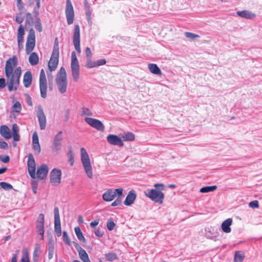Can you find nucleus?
I'll return each instance as SVG.
<instances>
[{
  "instance_id": "obj_1",
  "label": "nucleus",
  "mask_w": 262,
  "mask_h": 262,
  "mask_svg": "<svg viewBox=\"0 0 262 262\" xmlns=\"http://www.w3.org/2000/svg\"><path fill=\"white\" fill-rule=\"evenodd\" d=\"M16 61L15 56L7 60L5 66V74L7 85L9 91L13 90V85L16 81Z\"/></svg>"
},
{
  "instance_id": "obj_2",
  "label": "nucleus",
  "mask_w": 262,
  "mask_h": 262,
  "mask_svg": "<svg viewBox=\"0 0 262 262\" xmlns=\"http://www.w3.org/2000/svg\"><path fill=\"white\" fill-rule=\"evenodd\" d=\"M154 187L156 189L147 190L144 192L145 194L155 202L162 204L163 202L164 194L158 189L163 190L164 186L163 184H155Z\"/></svg>"
},
{
  "instance_id": "obj_3",
  "label": "nucleus",
  "mask_w": 262,
  "mask_h": 262,
  "mask_svg": "<svg viewBox=\"0 0 262 262\" xmlns=\"http://www.w3.org/2000/svg\"><path fill=\"white\" fill-rule=\"evenodd\" d=\"M28 169L29 173L32 178L31 186L33 192L36 194L38 187V181L36 180V166L34 157L32 154H29L28 160Z\"/></svg>"
},
{
  "instance_id": "obj_4",
  "label": "nucleus",
  "mask_w": 262,
  "mask_h": 262,
  "mask_svg": "<svg viewBox=\"0 0 262 262\" xmlns=\"http://www.w3.org/2000/svg\"><path fill=\"white\" fill-rule=\"evenodd\" d=\"M56 84L59 92L63 94L66 92L68 85L67 77L66 70L61 67L58 73L56 79Z\"/></svg>"
},
{
  "instance_id": "obj_5",
  "label": "nucleus",
  "mask_w": 262,
  "mask_h": 262,
  "mask_svg": "<svg viewBox=\"0 0 262 262\" xmlns=\"http://www.w3.org/2000/svg\"><path fill=\"white\" fill-rule=\"evenodd\" d=\"M80 154L81 162L85 173L88 178L92 179L93 176L92 167L88 154L85 149L83 147L81 148Z\"/></svg>"
},
{
  "instance_id": "obj_6",
  "label": "nucleus",
  "mask_w": 262,
  "mask_h": 262,
  "mask_svg": "<svg viewBox=\"0 0 262 262\" xmlns=\"http://www.w3.org/2000/svg\"><path fill=\"white\" fill-rule=\"evenodd\" d=\"M71 68L74 80L77 82L79 76L80 67L76 53L74 51L71 53Z\"/></svg>"
},
{
  "instance_id": "obj_7",
  "label": "nucleus",
  "mask_w": 262,
  "mask_h": 262,
  "mask_svg": "<svg viewBox=\"0 0 262 262\" xmlns=\"http://www.w3.org/2000/svg\"><path fill=\"white\" fill-rule=\"evenodd\" d=\"M123 190L122 188H117L114 190L109 189L103 194L102 199L106 202L112 201L115 197H121L123 194Z\"/></svg>"
},
{
  "instance_id": "obj_8",
  "label": "nucleus",
  "mask_w": 262,
  "mask_h": 262,
  "mask_svg": "<svg viewBox=\"0 0 262 262\" xmlns=\"http://www.w3.org/2000/svg\"><path fill=\"white\" fill-rule=\"evenodd\" d=\"M62 172L60 169L55 168L50 172V182L52 186H57L61 183Z\"/></svg>"
},
{
  "instance_id": "obj_9",
  "label": "nucleus",
  "mask_w": 262,
  "mask_h": 262,
  "mask_svg": "<svg viewBox=\"0 0 262 262\" xmlns=\"http://www.w3.org/2000/svg\"><path fill=\"white\" fill-rule=\"evenodd\" d=\"M39 89L41 97L45 98L47 97V82L45 72L43 69H41L39 77Z\"/></svg>"
},
{
  "instance_id": "obj_10",
  "label": "nucleus",
  "mask_w": 262,
  "mask_h": 262,
  "mask_svg": "<svg viewBox=\"0 0 262 262\" xmlns=\"http://www.w3.org/2000/svg\"><path fill=\"white\" fill-rule=\"evenodd\" d=\"M65 13L68 24L69 25L72 24L74 22V11L70 0H66Z\"/></svg>"
},
{
  "instance_id": "obj_11",
  "label": "nucleus",
  "mask_w": 262,
  "mask_h": 262,
  "mask_svg": "<svg viewBox=\"0 0 262 262\" xmlns=\"http://www.w3.org/2000/svg\"><path fill=\"white\" fill-rule=\"evenodd\" d=\"M37 117L41 130L45 129L47 124V119L43 112L42 107L39 105L36 111Z\"/></svg>"
},
{
  "instance_id": "obj_12",
  "label": "nucleus",
  "mask_w": 262,
  "mask_h": 262,
  "mask_svg": "<svg viewBox=\"0 0 262 262\" xmlns=\"http://www.w3.org/2000/svg\"><path fill=\"white\" fill-rule=\"evenodd\" d=\"M35 46V36L34 31L30 30L27 37L26 45V51L29 54L34 48Z\"/></svg>"
},
{
  "instance_id": "obj_13",
  "label": "nucleus",
  "mask_w": 262,
  "mask_h": 262,
  "mask_svg": "<svg viewBox=\"0 0 262 262\" xmlns=\"http://www.w3.org/2000/svg\"><path fill=\"white\" fill-rule=\"evenodd\" d=\"M85 122L92 127L97 129L100 132H103L104 130V126L100 120L89 117L84 118Z\"/></svg>"
},
{
  "instance_id": "obj_14",
  "label": "nucleus",
  "mask_w": 262,
  "mask_h": 262,
  "mask_svg": "<svg viewBox=\"0 0 262 262\" xmlns=\"http://www.w3.org/2000/svg\"><path fill=\"white\" fill-rule=\"evenodd\" d=\"M63 141L62 131L59 132L55 136L53 142V151L58 153L60 150Z\"/></svg>"
},
{
  "instance_id": "obj_15",
  "label": "nucleus",
  "mask_w": 262,
  "mask_h": 262,
  "mask_svg": "<svg viewBox=\"0 0 262 262\" xmlns=\"http://www.w3.org/2000/svg\"><path fill=\"white\" fill-rule=\"evenodd\" d=\"M80 27L78 25L75 26L74 31L73 34V44L75 50L78 53H81L80 45Z\"/></svg>"
},
{
  "instance_id": "obj_16",
  "label": "nucleus",
  "mask_w": 262,
  "mask_h": 262,
  "mask_svg": "<svg viewBox=\"0 0 262 262\" xmlns=\"http://www.w3.org/2000/svg\"><path fill=\"white\" fill-rule=\"evenodd\" d=\"M59 62V53H57V50L52 52L50 59L48 62V69L51 71H55Z\"/></svg>"
},
{
  "instance_id": "obj_17",
  "label": "nucleus",
  "mask_w": 262,
  "mask_h": 262,
  "mask_svg": "<svg viewBox=\"0 0 262 262\" xmlns=\"http://www.w3.org/2000/svg\"><path fill=\"white\" fill-rule=\"evenodd\" d=\"M44 223H45V216L43 214L40 213L36 221V228L37 232L38 235H40V239H43L44 234Z\"/></svg>"
},
{
  "instance_id": "obj_18",
  "label": "nucleus",
  "mask_w": 262,
  "mask_h": 262,
  "mask_svg": "<svg viewBox=\"0 0 262 262\" xmlns=\"http://www.w3.org/2000/svg\"><path fill=\"white\" fill-rule=\"evenodd\" d=\"M49 168L47 165L42 164L39 167L36 172V178L40 180H45L48 173Z\"/></svg>"
},
{
  "instance_id": "obj_19",
  "label": "nucleus",
  "mask_w": 262,
  "mask_h": 262,
  "mask_svg": "<svg viewBox=\"0 0 262 262\" xmlns=\"http://www.w3.org/2000/svg\"><path fill=\"white\" fill-rule=\"evenodd\" d=\"M107 142L113 145H117L119 146H123L124 143L121 138L119 137L117 135H109L107 137Z\"/></svg>"
},
{
  "instance_id": "obj_20",
  "label": "nucleus",
  "mask_w": 262,
  "mask_h": 262,
  "mask_svg": "<svg viewBox=\"0 0 262 262\" xmlns=\"http://www.w3.org/2000/svg\"><path fill=\"white\" fill-rule=\"evenodd\" d=\"M217 229L211 226L206 227L205 229V235L207 238L216 241L218 236Z\"/></svg>"
},
{
  "instance_id": "obj_21",
  "label": "nucleus",
  "mask_w": 262,
  "mask_h": 262,
  "mask_svg": "<svg viewBox=\"0 0 262 262\" xmlns=\"http://www.w3.org/2000/svg\"><path fill=\"white\" fill-rule=\"evenodd\" d=\"M33 149L36 154H39L41 151L40 146L39 143L38 136L36 132H34L32 135Z\"/></svg>"
},
{
  "instance_id": "obj_22",
  "label": "nucleus",
  "mask_w": 262,
  "mask_h": 262,
  "mask_svg": "<svg viewBox=\"0 0 262 262\" xmlns=\"http://www.w3.org/2000/svg\"><path fill=\"white\" fill-rule=\"evenodd\" d=\"M232 222L233 220L231 218H228L223 221L221 226L222 231L226 233H230L231 231L230 226H231Z\"/></svg>"
},
{
  "instance_id": "obj_23",
  "label": "nucleus",
  "mask_w": 262,
  "mask_h": 262,
  "mask_svg": "<svg viewBox=\"0 0 262 262\" xmlns=\"http://www.w3.org/2000/svg\"><path fill=\"white\" fill-rule=\"evenodd\" d=\"M0 134L6 139H9L12 137L10 129L5 125H3L0 127Z\"/></svg>"
},
{
  "instance_id": "obj_24",
  "label": "nucleus",
  "mask_w": 262,
  "mask_h": 262,
  "mask_svg": "<svg viewBox=\"0 0 262 262\" xmlns=\"http://www.w3.org/2000/svg\"><path fill=\"white\" fill-rule=\"evenodd\" d=\"M136 199V193L133 191H130L124 201V204L126 206H130L134 203Z\"/></svg>"
},
{
  "instance_id": "obj_25",
  "label": "nucleus",
  "mask_w": 262,
  "mask_h": 262,
  "mask_svg": "<svg viewBox=\"0 0 262 262\" xmlns=\"http://www.w3.org/2000/svg\"><path fill=\"white\" fill-rule=\"evenodd\" d=\"M236 14L239 16L248 19H254L256 17L255 14L248 10L237 11Z\"/></svg>"
},
{
  "instance_id": "obj_26",
  "label": "nucleus",
  "mask_w": 262,
  "mask_h": 262,
  "mask_svg": "<svg viewBox=\"0 0 262 262\" xmlns=\"http://www.w3.org/2000/svg\"><path fill=\"white\" fill-rule=\"evenodd\" d=\"M32 81V75L30 71L26 72L23 77V83L26 88H28Z\"/></svg>"
},
{
  "instance_id": "obj_27",
  "label": "nucleus",
  "mask_w": 262,
  "mask_h": 262,
  "mask_svg": "<svg viewBox=\"0 0 262 262\" xmlns=\"http://www.w3.org/2000/svg\"><path fill=\"white\" fill-rule=\"evenodd\" d=\"M148 68L149 71L154 74H156L158 75H161L162 72L160 68L157 66L156 64L154 63H149L148 65Z\"/></svg>"
},
{
  "instance_id": "obj_28",
  "label": "nucleus",
  "mask_w": 262,
  "mask_h": 262,
  "mask_svg": "<svg viewBox=\"0 0 262 262\" xmlns=\"http://www.w3.org/2000/svg\"><path fill=\"white\" fill-rule=\"evenodd\" d=\"M29 61L32 66L37 64L39 62V57L37 54L35 52L31 53L29 57Z\"/></svg>"
},
{
  "instance_id": "obj_29",
  "label": "nucleus",
  "mask_w": 262,
  "mask_h": 262,
  "mask_svg": "<svg viewBox=\"0 0 262 262\" xmlns=\"http://www.w3.org/2000/svg\"><path fill=\"white\" fill-rule=\"evenodd\" d=\"M121 138L125 141H133L135 140V135L132 133L127 132L123 134Z\"/></svg>"
},
{
  "instance_id": "obj_30",
  "label": "nucleus",
  "mask_w": 262,
  "mask_h": 262,
  "mask_svg": "<svg viewBox=\"0 0 262 262\" xmlns=\"http://www.w3.org/2000/svg\"><path fill=\"white\" fill-rule=\"evenodd\" d=\"M78 254L80 258L83 262H91L85 250H81Z\"/></svg>"
},
{
  "instance_id": "obj_31",
  "label": "nucleus",
  "mask_w": 262,
  "mask_h": 262,
  "mask_svg": "<svg viewBox=\"0 0 262 262\" xmlns=\"http://www.w3.org/2000/svg\"><path fill=\"white\" fill-rule=\"evenodd\" d=\"M245 256L243 253L241 251H236L235 253L234 262H242Z\"/></svg>"
},
{
  "instance_id": "obj_32",
  "label": "nucleus",
  "mask_w": 262,
  "mask_h": 262,
  "mask_svg": "<svg viewBox=\"0 0 262 262\" xmlns=\"http://www.w3.org/2000/svg\"><path fill=\"white\" fill-rule=\"evenodd\" d=\"M54 244L52 240H50L49 242V248H48V258L51 259L53 257L54 254Z\"/></svg>"
},
{
  "instance_id": "obj_33",
  "label": "nucleus",
  "mask_w": 262,
  "mask_h": 262,
  "mask_svg": "<svg viewBox=\"0 0 262 262\" xmlns=\"http://www.w3.org/2000/svg\"><path fill=\"white\" fill-rule=\"evenodd\" d=\"M74 230L78 239L80 241L85 242V238L83 235L80 228L79 227H77L75 228Z\"/></svg>"
},
{
  "instance_id": "obj_34",
  "label": "nucleus",
  "mask_w": 262,
  "mask_h": 262,
  "mask_svg": "<svg viewBox=\"0 0 262 262\" xmlns=\"http://www.w3.org/2000/svg\"><path fill=\"white\" fill-rule=\"evenodd\" d=\"M217 188L216 185L206 186L201 188L200 191L202 193H207L214 191Z\"/></svg>"
},
{
  "instance_id": "obj_35",
  "label": "nucleus",
  "mask_w": 262,
  "mask_h": 262,
  "mask_svg": "<svg viewBox=\"0 0 262 262\" xmlns=\"http://www.w3.org/2000/svg\"><path fill=\"white\" fill-rule=\"evenodd\" d=\"M105 256L106 260L109 261H112L118 259L117 254L114 252L106 253Z\"/></svg>"
},
{
  "instance_id": "obj_36",
  "label": "nucleus",
  "mask_w": 262,
  "mask_h": 262,
  "mask_svg": "<svg viewBox=\"0 0 262 262\" xmlns=\"http://www.w3.org/2000/svg\"><path fill=\"white\" fill-rule=\"evenodd\" d=\"M81 116L85 117H88L89 116H92L93 113L91 111L87 108V107H82L81 110Z\"/></svg>"
},
{
  "instance_id": "obj_37",
  "label": "nucleus",
  "mask_w": 262,
  "mask_h": 262,
  "mask_svg": "<svg viewBox=\"0 0 262 262\" xmlns=\"http://www.w3.org/2000/svg\"><path fill=\"white\" fill-rule=\"evenodd\" d=\"M20 262H30L28 250L26 249H24L22 256Z\"/></svg>"
},
{
  "instance_id": "obj_38",
  "label": "nucleus",
  "mask_w": 262,
  "mask_h": 262,
  "mask_svg": "<svg viewBox=\"0 0 262 262\" xmlns=\"http://www.w3.org/2000/svg\"><path fill=\"white\" fill-rule=\"evenodd\" d=\"M54 229L57 236L59 237L61 235V228L60 222H54Z\"/></svg>"
},
{
  "instance_id": "obj_39",
  "label": "nucleus",
  "mask_w": 262,
  "mask_h": 262,
  "mask_svg": "<svg viewBox=\"0 0 262 262\" xmlns=\"http://www.w3.org/2000/svg\"><path fill=\"white\" fill-rule=\"evenodd\" d=\"M40 253V252L39 250V247L38 245H36L33 252V259L34 261L37 260L38 257L39 256Z\"/></svg>"
},
{
  "instance_id": "obj_40",
  "label": "nucleus",
  "mask_w": 262,
  "mask_h": 262,
  "mask_svg": "<svg viewBox=\"0 0 262 262\" xmlns=\"http://www.w3.org/2000/svg\"><path fill=\"white\" fill-rule=\"evenodd\" d=\"M0 187L5 190H9L13 188L12 186L6 182H0Z\"/></svg>"
},
{
  "instance_id": "obj_41",
  "label": "nucleus",
  "mask_w": 262,
  "mask_h": 262,
  "mask_svg": "<svg viewBox=\"0 0 262 262\" xmlns=\"http://www.w3.org/2000/svg\"><path fill=\"white\" fill-rule=\"evenodd\" d=\"M86 67L90 69L96 67V61H92V58L86 59Z\"/></svg>"
},
{
  "instance_id": "obj_42",
  "label": "nucleus",
  "mask_w": 262,
  "mask_h": 262,
  "mask_svg": "<svg viewBox=\"0 0 262 262\" xmlns=\"http://www.w3.org/2000/svg\"><path fill=\"white\" fill-rule=\"evenodd\" d=\"M12 137L13 138V145L16 146V124H14L12 126Z\"/></svg>"
},
{
  "instance_id": "obj_43",
  "label": "nucleus",
  "mask_w": 262,
  "mask_h": 262,
  "mask_svg": "<svg viewBox=\"0 0 262 262\" xmlns=\"http://www.w3.org/2000/svg\"><path fill=\"white\" fill-rule=\"evenodd\" d=\"M115 223L111 219L107 220L106 223L107 228L109 231H112L115 227Z\"/></svg>"
},
{
  "instance_id": "obj_44",
  "label": "nucleus",
  "mask_w": 262,
  "mask_h": 262,
  "mask_svg": "<svg viewBox=\"0 0 262 262\" xmlns=\"http://www.w3.org/2000/svg\"><path fill=\"white\" fill-rule=\"evenodd\" d=\"M185 36L187 38H189L191 39H195V38L199 37V35L188 32H186L185 33Z\"/></svg>"
},
{
  "instance_id": "obj_45",
  "label": "nucleus",
  "mask_w": 262,
  "mask_h": 262,
  "mask_svg": "<svg viewBox=\"0 0 262 262\" xmlns=\"http://www.w3.org/2000/svg\"><path fill=\"white\" fill-rule=\"evenodd\" d=\"M249 206L251 208H258L259 207L258 201H253L249 203Z\"/></svg>"
},
{
  "instance_id": "obj_46",
  "label": "nucleus",
  "mask_w": 262,
  "mask_h": 262,
  "mask_svg": "<svg viewBox=\"0 0 262 262\" xmlns=\"http://www.w3.org/2000/svg\"><path fill=\"white\" fill-rule=\"evenodd\" d=\"M63 239L66 244L70 245V240L66 231L63 232Z\"/></svg>"
},
{
  "instance_id": "obj_47",
  "label": "nucleus",
  "mask_w": 262,
  "mask_h": 262,
  "mask_svg": "<svg viewBox=\"0 0 262 262\" xmlns=\"http://www.w3.org/2000/svg\"><path fill=\"white\" fill-rule=\"evenodd\" d=\"M69 162L70 163V165L72 166L74 163V156L71 151H70L68 153Z\"/></svg>"
},
{
  "instance_id": "obj_48",
  "label": "nucleus",
  "mask_w": 262,
  "mask_h": 262,
  "mask_svg": "<svg viewBox=\"0 0 262 262\" xmlns=\"http://www.w3.org/2000/svg\"><path fill=\"white\" fill-rule=\"evenodd\" d=\"M15 112H16V102L14 103V104L12 106V110L11 113V116H10V117L11 119L15 118Z\"/></svg>"
},
{
  "instance_id": "obj_49",
  "label": "nucleus",
  "mask_w": 262,
  "mask_h": 262,
  "mask_svg": "<svg viewBox=\"0 0 262 262\" xmlns=\"http://www.w3.org/2000/svg\"><path fill=\"white\" fill-rule=\"evenodd\" d=\"M85 55L86 58H92V53L91 49L89 47H86L85 49Z\"/></svg>"
},
{
  "instance_id": "obj_50",
  "label": "nucleus",
  "mask_w": 262,
  "mask_h": 262,
  "mask_svg": "<svg viewBox=\"0 0 262 262\" xmlns=\"http://www.w3.org/2000/svg\"><path fill=\"white\" fill-rule=\"evenodd\" d=\"M0 160L3 163H7L9 162L10 158L8 156H0Z\"/></svg>"
},
{
  "instance_id": "obj_51",
  "label": "nucleus",
  "mask_w": 262,
  "mask_h": 262,
  "mask_svg": "<svg viewBox=\"0 0 262 262\" xmlns=\"http://www.w3.org/2000/svg\"><path fill=\"white\" fill-rule=\"evenodd\" d=\"M122 200L121 197H118L117 199L112 203V206H116L121 204Z\"/></svg>"
},
{
  "instance_id": "obj_52",
  "label": "nucleus",
  "mask_w": 262,
  "mask_h": 262,
  "mask_svg": "<svg viewBox=\"0 0 262 262\" xmlns=\"http://www.w3.org/2000/svg\"><path fill=\"white\" fill-rule=\"evenodd\" d=\"M106 60L104 59H101L96 61V67L100 66H103L106 63Z\"/></svg>"
},
{
  "instance_id": "obj_53",
  "label": "nucleus",
  "mask_w": 262,
  "mask_h": 262,
  "mask_svg": "<svg viewBox=\"0 0 262 262\" xmlns=\"http://www.w3.org/2000/svg\"><path fill=\"white\" fill-rule=\"evenodd\" d=\"M8 148V144L2 140H0V148L7 149Z\"/></svg>"
},
{
  "instance_id": "obj_54",
  "label": "nucleus",
  "mask_w": 262,
  "mask_h": 262,
  "mask_svg": "<svg viewBox=\"0 0 262 262\" xmlns=\"http://www.w3.org/2000/svg\"><path fill=\"white\" fill-rule=\"evenodd\" d=\"M95 234L97 236L101 237L103 236L104 233L100 229H96L95 230Z\"/></svg>"
},
{
  "instance_id": "obj_55",
  "label": "nucleus",
  "mask_w": 262,
  "mask_h": 262,
  "mask_svg": "<svg viewBox=\"0 0 262 262\" xmlns=\"http://www.w3.org/2000/svg\"><path fill=\"white\" fill-rule=\"evenodd\" d=\"M55 50H57V53H59V47L57 38H56L55 40L54 48L52 52H54Z\"/></svg>"
},
{
  "instance_id": "obj_56",
  "label": "nucleus",
  "mask_w": 262,
  "mask_h": 262,
  "mask_svg": "<svg viewBox=\"0 0 262 262\" xmlns=\"http://www.w3.org/2000/svg\"><path fill=\"white\" fill-rule=\"evenodd\" d=\"M98 224H99V220H96L90 223V226L92 228H94L98 225Z\"/></svg>"
},
{
  "instance_id": "obj_57",
  "label": "nucleus",
  "mask_w": 262,
  "mask_h": 262,
  "mask_svg": "<svg viewBox=\"0 0 262 262\" xmlns=\"http://www.w3.org/2000/svg\"><path fill=\"white\" fill-rule=\"evenodd\" d=\"M6 86V80L4 78H0V89H3Z\"/></svg>"
},
{
  "instance_id": "obj_58",
  "label": "nucleus",
  "mask_w": 262,
  "mask_h": 262,
  "mask_svg": "<svg viewBox=\"0 0 262 262\" xmlns=\"http://www.w3.org/2000/svg\"><path fill=\"white\" fill-rule=\"evenodd\" d=\"M85 14L88 19V21H91V11L90 10H85Z\"/></svg>"
},
{
  "instance_id": "obj_59",
  "label": "nucleus",
  "mask_w": 262,
  "mask_h": 262,
  "mask_svg": "<svg viewBox=\"0 0 262 262\" xmlns=\"http://www.w3.org/2000/svg\"><path fill=\"white\" fill-rule=\"evenodd\" d=\"M18 31L19 35L22 36V35H23L24 34V33H25L24 29V28L23 27V26L21 25H20L19 27Z\"/></svg>"
},
{
  "instance_id": "obj_60",
  "label": "nucleus",
  "mask_w": 262,
  "mask_h": 262,
  "mask_svg": "<svg viewBox=\"0 0 262 262\" xmlns=\"http://www.w3.org/2000/svg\"><path fill=\"white\" fill-rule=\"evenodd\" d=\"M17 7L21 11L24 10V6L21 0H17Z\"/></svg>"
},
{
  "instance_id": "obj_61",
  "label": "nucleus",
  "mask_w": 262,
  "mask_h": 262,
  "mask_svg": "<svg viewBox=\"0 0 262 262\" xmlns=\"http://www.w3.org/2000/svg\"><path fill=\"white\" fill-rule=\"evenodd\" d=\"M26 100H27V102L29 105H30V106L32 105V102L31 100V98L30 97V96L28 95H26Z\"/></svg>"
},
{
  "instance_id": "obj_62",
  "label": "nucleus",
  "mask_w": 262,
  "mask_h": 262,
  "mask_svg": "<svg viewBox=\"0 0 262 262\" xmlns=\"http://www.w3.org/2000/svg\"><path fill=\"white\" fill-rule=\"evenodd\" d=\"M74 246H75L76 249L77 250V251H78V253H79V251H81V250H83V249H82L80 247V246H79L77 243H75Z\"/></svg>"
},
{
  "instance_id": "obj_63",
  "label": "nucleus",
  "mask_w": 262,
  "mask_h": 262,
  "mask_svg": "<svg viewBox=\"0 0 262 262\" xmlns=\"http://www.w3.org/2000/svg\"><path fill=\"white\" fill-rule=\"evenodd\" d=\"M60 222L59 214H54V222Z\"/></svg>"
},
{
  "instance_id": "obj_64",
  "label": "nucleus",
  "mask_w": 262,
  "mask_h": 262,
  "mask_svg": "<svg viewBox=\"0 0 262 262\" xmlns=\"http://www.w3.org/2000/svg\"><path fill=\"white\" fill-rule=\"evenodd\" d=\"M84 9H85V10H90V6H89V4L88 3V2L87 0H85L84 1Z\"/></svg>"
}]
</instances>
